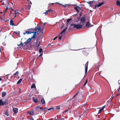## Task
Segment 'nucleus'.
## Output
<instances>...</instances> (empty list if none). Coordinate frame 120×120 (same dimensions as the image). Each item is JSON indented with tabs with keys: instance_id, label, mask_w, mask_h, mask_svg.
I'll list each match as a JSON object with an SVG mask.
<instances>
[{
	"instance_id": "obj_21",
	"label": "nucleus",
	"mask_w": 120,
	"mask_h": 120,
	"mask_svg": "<svg viewBox=\"0 0 120 120\" xmlns=\"http://www.w3.org/2000/svg\"><path fill=\"white\" fill-rule=\"evenodd\" d=\"M5 114L7 116H8L9 115L8 114V111H7L5 113Z\"/></svg>"
},
{
	"instance_id": "obj_5",
	"label": "nucleus",
	"mask_w": 120,
	"mask_h": 120,
	"mask_svg": "<svg viewBox=\"0 0 120 120\" xmlns=\"http://www.w3.org/2000/svg\"><path fill=\"white\" fill-rule=\"evenodd\" d=\"M93 26L89 22H88L86 25V26L87 28L90 27L92 26Z\"/></svg>"
},
{
	"instance_id": "obj_4",
	"label": "nucleus",
	"mask_w": 120,
	"mask_h": 120,
	"mask_svg": "<svg viewBox=\"0 0 120 120\" xmlns=\"http://www.w3.org/2000/svg\"><path fill=\"white\" fill-rule=\"evenodd\" d=\"M35 109H36L37 111L38 112L40 111V110L42 109V108L41 107H40L38 105L37 106L35 107Z\"/></svg>"
},
{
	"instance_id": "obj_7",
	"label": "nucleus",
	"mask_w": 120,
	"mask_h": 120,
	"mask_svg": "<svg viewBox=\"0 0 120 120\" xmlns=\"http://www.w3.org/2000/svg\"><path fill=\"white\" fill-rule=\"evenodd\" d=\"M35 32L38 33V32L40 30V28L39 26H37L35 28Z\"/></svg>"
},
{
	"instance_id": "obj_3",
	"label": "nucleus",
	"mask_w": 120,
	"mask_h": 120,
	"mask_svg": "<svg viewBox=\"0 0 120 120\" xmlns=\"http://www.w3.org/2000/svg\"><path fill=\"white\" fill-rule=\"evenodd\" d=\"M40 43L41 42L40 41H38V40H37L35 46L36 47H38L40 45Z\"/></svg>"
},
{
	"instance_id": "obj_47",
	"label": "nucleus",
	"mask_w": 120,
	"mask_h": 120,
	"mask_svg": "<svg viewBox=\"0 0 120 120\" xmlns=\"http://www.w3.org/2000/svg\"><path fill=\"white\" fill-rule=\"evenodd\" d=\"M56 3H57V4H60V5H62V4H60V3H58V2H56Z\"/></svg>"
},
{
	"instance_id": "obj_15",
	"label": "nucleus",
	"mask_w": 120,
	"mask_h": 120,
	"mask_svg": "<svg viewBox=\"0 0 120 120\" xmlns=\"http://www.w3.org/2000/svg\"><path fill=\"white\" fill-rule=\"evenodd\" d=\"M10 24L11 25L13 26L14 25V24L13 23V21L12 20H11L10 21Z\"/></svg>"
},
{
	"instance_id": "obj_46",
	"label": "nucleus",
	"mask_w": 120,
	"mask_h": 120,
	"mask_svg": "<svg viewBox=\"0 0 120 120\" xmlns=\"http://www.w3.org/2000/svg\"><path fill=\"white\" fill-rule=\"evenodd\" d=\"M30 120H34L33 118H31L30 119Z\"/></svg>"
},
{
	"instance_id": "obj_28",
	"label": "nucleus",
	"mask_w": 120,
	"mask_h": 120,
	"mask_svg": "<svg viewBox=\"0 0 120 120\" xmlns=\"http://www.w3.org/2000/svg\"><path fill=\"white\" fill-rule=\"evenodd\" d=\"M93 2V1H89V2H87V3H88V4H89L90 5V4H91V3Z\"/></svg>"
},
{
	"instance_id": "obj_36",
	"label": "nucleus",
	"mask_w": 120,
	"mask_h": 120,
	"mask_svg": "<svg viewBox=\"0 0 120 120\" xmlns=\"http://www.w3.org/2000/svg\"><path fill=\"white\" fill-rule=\"evenodd\" d=\"M105 107V106H103L101 109L102 110H103L104 109Z\"/></svg>"
},
{
	"instance_id": "obj_2",
	"label": "nucleus",
	"mask_w": 120,
	"mask_h": 120,
	"mask_svg": "<svg viewBox=\"0 0 120 120\" xmlns=\"http://www.w3.org/2000/svg\"><path fill=\"white\" fill-rule=\"evenodd\" d=\"M8 103V101L6 99L4 101H2L1 99L0 100V105H4L7 104Z\"/></svg>"
},
{
	"instance_id": "obj_58",
	"label": "nucleus",
	"mask_w": 120,
	"mask_h": 120,
	"mask_svg": "<svg viewBox=\"0 0 120 120\" xmlns=\"http://www.w3.org/2000/svg\"><path fill=\"white\" fill-rule=\"evenodd\" d=\"M77 8H79V7H77Z\"/></svg>"
},
{
	"instance_id": "obj_9",
	"label": "nucleus",
	"mask_w": 120,
	"mask_h": 120,
	"mask_svg": "<svg viewBox=\"0 0 120 120\" xmlns=\"http://www.w3.org/2000/svg\"><path fill=\"white\" fill-rule=\"evenodd\" d=\"M86 20V18L85 17H82L81 18V22L82 23H84Z\"/></svg>"
},
{
	"instance_id": "obj_44",
	"label": "nucleus",
	"mask_w": 120,
	"mask_h": 120,
	"mask_svg": "<svg viewBox=\"0 0 120 120\" xmlns=\"http://www.w3.org/2000/svg\"><path fill=\"white\" fill-rule=\"evenodd\" d=\"M27 43H28V42H27V41H26L25 43H24L25 44V45H26V44H27Z\"/></svg>"
},
{
	"instance_id": "obj_32",
	"label": "nucleus",
	"mask_w": 120,
	"mask_h": 120,
	"mask_svg": "<svg viewBox=\"0 0 120 120\" xmlns=\"http://www.w3.org/2000/svg\"><path fill=\"white\" fill-rule=\"evenodd\" d=\"M87 80L86 81L84 84V86H85L86 84V83H87Z\"/></svg>"
},
{
	"instance_id": "obj_52",
	"label": "nucleus",
	"mask_w": 120,
	"mask_h": 120,
	"mask_svg": "<svg viewBox=\"0 0 120 120\" xmlns=\"http://www.w3.org/2000/svg\"><path fill=\"white\" fill-rule=\"evenodd\" d=\"M16 16V14H15V16L14 17H15Z\"/></svg>"
},
{
	"instance_id": "obj_64",
	"label": "nucleus",
	"mask_w": 120,
	"mask_h": 120,
	"mask_svg": "<svg viewBox=\"0 0 120 120\" xmlns=\"http://www.w3.org/2000/svg\"><path fill=\"white\" fill-rule=\"evenodd\" d=\"M17 12L18 13H19V12L18 11Z\"/></svg>"
},
{
	"instance_id": "obj_29",
	"label": "nucleus",
	"mask_w": 120,
	"mask_h": 120,
	"mask_svg": "<svg viewBox=\"0 0 120 120\" xmlns=\"http://www.w3.org/2000/svg\"><path fill=\"white\" fill-rule=\"evenodd\" d=\"M14 32L15 33H16L17 34H19V33H20V32H19V31H18L17 32L15 31Z\"/></svg>"
},
{
	"instance_id": "obj_13",
	"label": "nucleus",
	"mask_w": 120,
	"mask_h": 120,
	"mask_svg": "<svg viewBox=\"0 0 120 120\" xmlns=\"http://www.w3.org/2000/svg\"><path fill=\"white\" fill-rule=\"evenodd\" d=\"M2 96L3 97H4L6 94V93L5 92H2Z\"/></svg>"
},
{
	"instance_id": "obj_25",
	"label": "nucleus",
	"mask_w": 120,
	"mask_h": 120,
	"mask_svg": "<svg viewBox=\"0 0 120 120\" xmlns=\"http://www.w3.org/2000/svg\"><path fill=\"white\" fill-rule=\"evenodd\" d=\"M72 20V19L71 18H70V19H68L67 20V22H69L71 20Z\"/></svg>"
},
{
	"instance_id": "obj_24",
	"label": "nucleus",
	"mask_w": 120,
	"mask_h": 120,
	"mask_svg": "<svg viewBox=\"0 0 120 120\" xmlns=\"http://www.w3.org/2000/svg\"><path fill=\"white\" fill-rule=\"evenodd\" d=\"M82 107L80 106V108H81L82 109H83L84 108L85 105H82Z\"/></svg>"
},
{
	"instance_id": "obj_22",
	"label": "nucleus",
	"mask_w": 120,
	"mask_h": 120,
	"mask_svg": "<svg viewBox=\"0 0 120 120\" xmlns=\"http://www.w3.org/2000/svg\"><path fill=\"white\" fill-rule=\"evenodd\" d=\"M33 100L35 102H38V100L37 99H33Z\"/></svg>"
},
{
	"instance_id": "obj_19",
	"label": "nucleus",
	"mask_w": 120,
	"mask_h": 120,
	"mask_svg": "<svg viewBox=\"0 0 120 120\" xmlns=\"http://www.w3.org/2000/svg\"><path fill=\"white\" fill-rule=\"evenodd\" d=\"M116 4L117 5L120 6V2L118 0L117 1Z\"/></svg>"
},
{
	"instance_id": "obj_12",
	"label": "nucleus",
	"mask_w": 120,
	"mask_h": 120,
	"mask_svg": "<svg viewBox=\"0 0 120 120\" xmlns=\"http://www.w3.org/2000/svg\"><path fill=\"white\" fill-rule=\"evenodd\" d=\"M41 102L42 104H45V102L44 98H43L42 99L41 101Z\"/></svg>"
},
{
	"instance_id": "obj_31",
	"label": "nucleus",
	"mask_w": 120,
	"mask_h": 120,
	"mask_svg": "<svg viewBox=\"0 0 120 120\" xmlns=\"http://www.w3.org/2000/svg\"><path fill=\"white\" fill-rule=\"evenodd\" d=\"M19 73V72L18 71H17L14 74V75H15L17 74H18Z\"/></svg>"
},
{
	"instance_id": "obj_39",
	"label": "nucleus",
	"mask_w": 120,
	"mask_h": 120,
	"mask_svg": "<svg viewBox=\"0 0 120 120\" xmlns=\"http://www.w3.org/2000/svg\"><path fill=\"white\" fill-rule=\"evenodd\" d=\"M48 12H50L51 11H52L51 9H49L47 11Z\"/></svg>"
},
{
	"instance_id": "obj_61",
	"label": "nucleus",
	"mask_w": 120,
	"mask_h": 120,
	"mask_svg": "<svg viewBox=\"0 0 120 120\" xmlns=\"http://www.w3.org/2000/svg\"><path fill=\"white\" fill-rule=\"evenodd\" d=\"M20 91H21L20 90H19V92H20Z\"/></svg>"
},
{
	"instance_id": "obj_45",
	"label": "nucleus",
	"mask_w": 120,
	"mask_h": 120,
	"mask_svg": "<svg viewBox=\"0 0 120 120\" xmlns=\"http://www.w3.org/2000/svg\"><path fill=\"white\" fill-rule=\"evenodd\" d=\"M48 11H47L46 12H45V13H43V14H47L48 13L47 12Z\"/></svg>"
},
{
	"instance_id": "obj_1",
	"label": "nucleus",
	"mask_w": 120,
	"mask_h": 120,
	"mask_svg": "<svg viewBox=\"0 0 120 120\" xmlns=\"http://www.w3.org/2000/svg\"><path fill=\"white\" fill-rule=\"evenodd\" d=\"M84 24H74V27L77 29L81 28L83 26Z\"/></svg>"
},
{
	"instance_id": "obj_16",
	"label": "nucleus",
	"mask_w": 120,
	"mask_h": 120,
	"mask_svg": "<svg viewBox=\"0 0 120 120\" xmlns=\"http://www.w3.org/2000/svg\"><path fill=\"white\" fill-rule=\"evenodd\" d=\"M67 29V27L65 29H64L61 33V34H62L64 32L66 31Z\"/></svg>"
},
{
	"instance_id": "obj_55",
	"label": "nucleus",
	"mask_w": 120,
	"mask_h": 120,
	"mask_svg": "<svg viewBox=\"0 0 120 120\" xmlns=\"http://www.w3.org/2000/svg\"><path fill=\"white\" fill-rule=\"evenodd\" d=\"M54 4L53 3H52L51 4H52V5H53Z\"/></svg>"
},
{
	"instance_id": "obj_56",
	"label": "nucleus",
	"mask_w": 120,
	"mask_h": 120,
	"mask_svg": "<svg viewBox=\"0 0 120 120\" xmlns=\"http://www.w3.org/2000/svg\"><path fill=\"white\" fill-rule=\"evenodd\" d=\"M57 38V37H56V38H55V39H56V38Z\"/></svg>"
},
{
	"instance_id": "obj_48",
	"label": "nucleus",
	"mask_w": 120,
	"mask_h": 120,
	"mask_svg": "<svg viewBox=\"0 0 120 120\" xmlns=\"http://www.w3.org/2000/svg\"><path fill=\"white\" fill-rule=\"evenodd\" d=\"M74 24H71V26H74Z\"/></svg>"
},
{
	"instance_id": "obj_49",
	"label": "nucleus",
	"mask_w": 120,
	"mask_h": 120,
	"mask_svg": "<svg viewBox=\"0 0 120 120\" xmlns=\"http://www.w3.org/2000/svg\"><path fill=\"white\" fill-rule=\"evenodd\" d=\"M62 37H60L59 38V39H60V40H61V38H62Z\"/></svg>"
},
{
	"instance_id": "obj_35",
	"label": "nucleus",
	"mask_w": 120,
	"mask_h": 120,
	"mask_svg": "<svg viewBox=\"0 0 120 120\" xmlns=\"http://www.w3.org/2000/svg\"><path fill=\"white\" fill-rule=\"evenodd\" d=\"M48 109L46 107H45L44 108H42V109L44 110H45V109Z\"/></svg>"
},
{
	"instance_id": "obj_33",
	"label": "nucleus",
	"mask_w": 120,
	"mask_h": 120,
	"mask_svg": "<svg viewBox=\"0 0 120 120\" xmlns=\"http://www.w3.org/2000/svg\"><path fill=\"white\" fill-rule=\"evenodd\" d=\"M97 5H96L95 6H94L93 7V8H94V9H96L97 8Z\"/></svg>"
},
{
	"instance_id": "obj_41",
	"label": "nucleus",
	"mask_w": 120,
	"mask_h": 120,
	"mask_svg": "<svg viewBox=\"0 0 120 120\" xmlns=\"http://www.w3.org/2000/svg\"><path fill=\"white\" fill-rule=\"evenodd\" d=\"M48 109V110H51V109H53V108H49V109Z\"/></svg>"
},
{
	"instance_id": "obj_37",
	"label": "nucleus",
	"mask_w": 120,
	"mask_h": 120,
	"mask_svg": "<svg viewBox=\"0 0 120 120\" xmlns=\"http://www.w3.org/2000/svg\"><path fill=\"white\" fill-rule=\"evenodd\" d=\"M119 94V92H117V93H116V96H117L118 95V94Z\"/></svg>"
},
{
	"instance_id": "obj_62",
	"label": "nucleus",
	"mask_w": 120,
	"mask_h": 120,
	"mask_svg": "<svg viewBox=\"0 0 120 120\" xmlns=\"http://www.w3.org/2000/svg\"><path fill=\"white\" fill-rule=\"evenodd\" d=\"M79 101H78V102H77V103H79Z\"/></svg>"
},
{
	"instance_id": "obj_26",
	"label": "nucleus",
	"mask_w": 120,
	"mask_h": 120,
	"mask_svg": "<svg viewBox=\"0 0 120 120\" xmlns=\"http://www.w3.org/2000/svg\"><path fill=\"white\" fill-rule=\"evenodd\" d=\"M31 40V39L29 38L26 41L28 43H29Z\"/></svg>"
},
{
	"instance_id": "obj_53",
	"label": "nucleus",
	"mask_w": 120,
	"mask_h": 120,
	"mask_svg": "<svg viewBox=\"0 0 120 120\" xmlns=\"http://www.w3.org/2000/svg\"><path fill=\"white\" fill-rule=\"evenodd\" d=\"M2 80V79L0 78V81H1Z\"/></svg>"
},
{
	"instance_id": "obj_30",
	"label": "nucleus",
	"mask_w": 120,
	"mask_h": 120,
	"mask_svg": "<svg viewBox=\"0 0 120 120\" xmlns=\"http://www.w3.org/2000/svg\"><path fill=\"white\" fill-rule=\"evenodd\" d=\"M42 51V49L41 48H40L39 50V52H41Z\"/></svg>"
},
{
	"instance_id": "obj_23",
	"label": "nucleus",
	"mask_w": 120,
	"mask_h": 120,
	"mask_svg": "<svg viewBox=\"0 0 120 120\" xmlns=\"http://www.w3.org/2000/svg\"><path fill=\"white\" fill-rule=\"evenodd\" d=\"M23 43L22 42L21 44L19 45H18V46H23Z\"/></svg>"
},
{
	"instance_id": "obj_18",
	"label": "nucleus",
	"mask_w": 120,
	"mask_h": 120,
	"mask_svg": "<svg viewBox=\"0 0 120 120\" xmlns=\"http://www.w3.org/2000/svg\"><path fill=\"white\" fill-rule=\"evenodd\" d=\"M36 35V32H34V34L33 35V36L31 38H34L35 37Z\"/></svg>"
},
{
	"instance_id": "obj_27",
	"label": "nucleus",
	"mask_w": 120,
	"mask_h": 120,
	"mask_svg": "<svg viewBox=\"0 0 120 120\" xmlns=\"http://www.w3.org/2000/svg\"><path fill=\"white\" fill-rule=\"evenodd\" d=\"M102 110H103L101 109H100L99 111V112L98 114H99L100 113V112H101V111H102Z\"/></svg>"
},
{
	"instance_id": "obj_50",
	"label": "nucleus",
	"mask_w": 120,
	"mask_h": 120,
	"mask_svg": "<svg viewBox=\"0 0 120 120\" xmlns=\"http://www.w3.org/2000/svg\"><path fill=\"white\" fill-rule=\"evenodd\" d=\"M58 118V117L57 116H56L55 117V119H57Z\"/></svg>"
},
{
	"instance_id": "obj_8",
	"label": "nucleus",
	"mask_w": 120,
	"mask_h": 120,
	"mask_svg": "<svg viewBox=\"0 0 120 120\" xmlns=\"http://www.w3.org/2000/svg\"><path fill=\"white\" fill-rule=\"evenodd\" d=\"M28 113L31 115L33 116L34 115V112L33 110L28 111Z\"/></svg>"
},
{
	"instance_id": "obj_42",
	"label": "nucleus",
	"mask_w": 120,
	"mask_h": 120,
	"mask_svg": "<svg viewBox=\"0 0 120 120\" xmlns=\"http://www.w3.org/2000/svg\"><path fill=\"white\" fill-rule=\"evenodd\" d=\"M42 53L41 54H40L39 56V57H40L41 56H42Z\"/></svg>"
},
{
	"instance_id": "obj_17",
	"label": "nucleus",
	"mask_w": 120,
	"mask_h": 120,
	"mask_svg": "<svg viewBox=\"0 0 120 120\" xmlns=\"http://www.w3.org/2000/svg\"><path fill=\"white\" fill-rule=\"evenodd\" d=\"M22 79H23L22 78V79H19L18 81V82H17V83L18 84L20 83L22 81Z\"/></svg>"
},
{
	"instance_id": "obj_38",
	"label": "nucleus",
	"mask_w": 120,
	"mask_h": 120,
	"mask_svg": "<svg viewBox=\"0 0 120 120\" xmlns=\"http://www.w3.org/2000/svg\"><path fill=\"white\" fill-rule=\"evenodd\" d=\"M68 109H67L65 110H64V112H67V111H68Z\"/></svg>"
},
{
	"instance_id": "obj_51",
	"label": "nucleus",
	"mask_w": 120,
	"mask_h": 120,
	"mask_svg": "<svg viewBox=\"0 0 120 120\" xmlns=\"http://www.w3.org/2000/svg\"><path fill=\"white\" fill-rule=\"evenodd\" d=\"M16 11H15V14H16Z\"/></svg>"
},
{
	"instance_id": "obj_14",
	"label": "nucleus",
	"mask_w": 120,
	"mask_h": 120,
	"mask_svg": "<svg viewBox=\"0 0 120 120\" xmlns=\"http://www.w3.org/2000/svg\"><path fill=\"white\" fill-rule=\"evenodd\" d=\"M104 3L103 2H102V3H99L98 5H97V6L98 7H100V6H101Z\"/></svg>"
},
{
	"instance_id": "obj_34",
	"label": "nucleus",
	"mask_w": 120,
	"mask_h": 120,
	"mask_svg": "<svg viewBox=\"0 0 120 120\" xmlns=\"http://www.w3.org/2000/svg\"><path fill=\"white\" fill-rule=\"evenodd\" d=\"M56 109L58 110H59L60 109V108L59 106H57L56 107Z\"/></svg>"
},
{
	"instance_id": "obj_6",
	"label": "nucleus",
	"mask_w": 120,
	"mask_h": 120,
	"mask_svg": "<svg viewBox=\"0 0 120 120\" xmlns=\"http://www.w3.org/2000/svg\"><path fill=\"white\" fill-rule=\"evenodd\" d=\"M88 62H87L86 64L85 65V73L86 74L87 72V69H88Z\"/></svg>"
},
{
	"instance_id": "obj_57",
	"label": "nucleus",
	"mask_w": 120,
	"mask_h": 120,
	"mask_svg": "<svg viewBox=\"0 0 120 120\" xmlns=\"http://www.w3.org/2000/svg\"><path fill=\"white\" fill-rule=\"evenodd\" d=\"M56 39L55 38H54L53 39V40H55V39Z\"/></svg>"
},
{
	"instance_id": "obj_60",
	"label": "nucleus",
	"mask_w": 120,
	"mask_h": 120,
	"mask_svg": "<svg viewBox=\"0 0 120 120\" xmlns=\"http://www.w3.org/2000/svg\"><path fill=\"white\" fill-rule=\"evenodd\" d=\"M8 7H6V9H8Z\"/></svg>"
},
{
	"instance_id": "obj_54",
	"label": "nucleus",
	"mask_w": 120,
	"mask_h": 120,
	"mask_svg": "<svg viewBox=\"0 0 120 120\" xmlns=\"http://www.w3.org/2000/svg\"><path fill=\"white\" fill-rule=\"evenodd\" d=\"M30 1V4H32V3L31 2V1Z\"/></svg>"
},
{
	"instance_id": "obj_10",
	"label": "nucleus",
	"mask_w": 120,
	"mask_h": 120,
	"mask_svg": "<svg viewBox=\"0 0 120 120\" xmlns=\"http://www.w3.org/2000/svg\"><path fill=\"white\" fill-rule=\"evenodd\" d=\"M13 111L15 113H17L18 111V109L16 108H14L13 109Z\"/></svg>"
},
{
	"instance_id": "obj_63",
	"label": "nucleus",
	"mask_w": 120,
	"mask_h": 120,
	"mask_svg": "<svg viewBox=\"0 0 120 120\" xmlns=\"http://www.w3.org/2000/svg\"><path fill=\"white\" fill-rule=\"evenodd\" d=\"M68 5V6H70V5Z\"/></svg>"
},
{
	"instance_id": "obj_40",
	"label": "nucleus",
	"mask_w": 120,
	"mask_h": 120,
	"mask_svg": "<svg viewBox=\"0 0 120 120\" xmlns=\"http://www.w3.org/2000/svg\"><path fill=\"white\" fill-rule=\"evenodd\" d=\"M77 93L74 96V98H75V96H76L77 95Z\"/></svg>"
},
{
	"instance_id": "obj_59",
	"label": "nucleus",
	"mask_w": 120,
	"mask_h": 120,
	"mask_svg": "<svg viewBox=\"0 0 120 120\" xmlns=\"http://www.w3.org/2000/svg\"><path fill=\"white\" fill-rule=\"evenodd\" d=\"M45 25V23L44 24V25Z\"/></svg>"
},
{
	"instance_id": "obj_43",
	"label": "nucleus",
	"mask_w": 120,
	"mask_h": 120,
	"mask_svg": "<svg viewBox=\"0 0 120 120\" xmlns=\"http://www.w3.org/2000/svg\"><path fill=\"white\" fill-rule=\"evenodd\" d=\"M120 87H119V88L117 90V91L118 92H119V90H120Z\"/></svg>"
},
{
	"instance_id": "obj_20",
	"label": "nucleus",
	"mask_w": 120,
	"mask_h": 120,
	"mask_svg": "<svg viewBox=\"0 0 120 120\" xmlns=\"http://www.w3.org/2000/svg\"><path fill=\"white\" fill-rule=\"evenodd\" d=\"M36 87L35 85V84H33L32 86H31V88H35Z\"/></svg>"
},
{
	"instance_id": "obj_11",
	"label": "nucleus",
	"mask_w": 120,
	"mask_h": 120,
	"mask_svg": "<svg viewBox=\"0 0 120 120\" xmlns=\"http://www.w3.org/2000/svg\"><path fill=\"white\" fill-rule=\"evenodd\" d=\"M34 33L33 32H30L29 31H26V32H24L23 33V34L24 35H25L26 34H31L32 33Z\"/></svg>"
}]
</instances>
